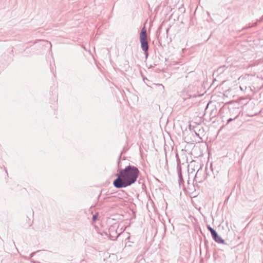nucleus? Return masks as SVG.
Instances as JSON below:
<instances>
[{"mask_svg":"<svg viewBox=\"0 0 263 263\" xmlns=\"http://www.w3.org/2000/svg\"><path fill=\"white\" fill-rule=\"evenodd\" d=\"M139 171L135 166H128L120 171L113 184L117 188L125 187L134 183L138 177Z\"/></svg>","mask_w":263,"mask_h":263,"instance_id":"obj_1","label":"nucleus"},{"mask_svg":"<svg viewBox=\"0 0 263 263\" xmlns=\"http://www.w3.org/2000/svg\"><path fill=\"white\" fill-rule=\"evenodd\" d=\"M140 41L141 44V48L143 50L145 51H147L148 49V45L147 42L146 29L145 27H143L141 30L140 34Z\"/></svg>","mask_w":263,"mask_h":263,"instance_id":"obj_2","label":"nucleus"},{"mask_svg":"<svg viewBox=\"0 0 263 263\" xmlns=\"http://www.w3.org/2000/svg\"><path fill=\"white\" fill-rule=\"evenodd\" d=\"M208 229L211 232V234H212V236L214 237V238L215 239V240L217 241L218 236V235H217V233L216 232V231L210 227H208Z\"/></svg>","mask_w":263,"mask_h":263,"instance_id":"obj_3","label":"nucleus"},{"mask_svg":"<svg viewBox=\"0 0 263 263\" xmlns=\"http://www.w3.org/2000/svg\"><path fill=\"white\" fill-rule=\"evenodd\" d=\"M97 217H98V214L94 215L92 217L93 221H95L96 220V219H97Z\"/></svg>","mask_w":263,"mask_h":263,"instance_id":"obj_4","label":"nucleus"},{"mask_svg":"<svg viewBox=\"0 0 263 263\" xmlns=\"http://www.w3.org/2000/svg\"><path fill=\"white\" fill-rule=\"evenodd\" d=\"M231 120H231V119H229V120H228V121H229V122H230V121H231Z\"/></svg>","mask_w":263,"mask_h":263,"instance_id":"obj_5","label":"nucleus"}]
</instances>
